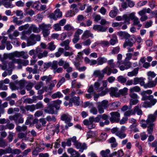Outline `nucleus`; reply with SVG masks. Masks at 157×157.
I'll list each match as a JSON object with an SVG mask.
<instances>
[{
    "mask_svg": "<svg viewBox=\"0 0 157 157\" xmlns=\"http://www.w3.org/2000/svg\"><path fill=\"white\" fill-rule=\"evenodd\" d=\"M101 117L100 114L98 115L95 117L93 116L90 117L88 120H84L83 121V123L84 125L87 126V127L89 129L93 128L95 127V125L93 122H99L101 119Z\"/></svg>",
    "mask_w": 157,
    "mask_h": 157,
    "instance_id": "obj_1",
    "label": "nucleus"
},
{
    "mask_svg": "<svg viewBox=\"0 0 157 157\" xmlns=\"http://www.w3.org/2000/svg\"><path fill=\"white\" fill-rule=\"evenodd\" d=\"M141 100L145 101L141 103V105L142 107L146 108H151L157 102V99L154 98L152 95H148V97H145Z\"/></svg>",
    "mask_w": 157,
    "mask_h": 157,
    "instance_id": "obj_2",
    "label": "nucleus"
},
{
    "mask_svg": "<svg viewBox=\"0 0 157 157\" xmlns=\"http://www.w3.org/2000/svg\"><path fill=\"white\" fill-rule=\"evenodd\" d=\"M72 142L74 145L78 149H79V151L80 152H82L84 150L87 148V146L86 144H82L78 142L76 140V137L75 136H73L72 138Z\"/></svg>",
    "mask_w": 157,
    "mask_h": 157,
    "instance_id": "obj_3",
    "label": "nucleus"
},
{
    "mask_svg": "<svg viewBox=\"0 0 157 157\" xmlns=\"http://www.w3.org/2000/svg\"><path fill=\"white\" fill-rule=\"evenodd\" d=\"M39 27L42 30V33L44 37H47L50 33V30L51 27L50 25H46L42 23L39 25Z\"/></svg>",
    "mask_w": 157,
    "mask_h": 157,
    "instance_id": "obj_4",
    "label": "nucleus"
},
{
    "mask_svg": "<svg viewBox=\"0 0 157 157\" xmlns=\"http://www.w3.org/2000/svg\"><path fill=\"white\" fill-rule=\"evenodd\" d=\"M109 101L106 100H104L101 102H99L97 103V108L99 113H104V109H106L108 106Z\"/></svg>",
    "mask_w": 157,
    "mask_h": 157,
    "instance_id": "obj_5",
    "label": "nucleus"
},
{
    "mask_svg": "<svg viewBox=\"0 0 157 157\" xmlns=\"http://www.w3.org/2000/svg\"><path fill=\"white\" fill-rule=\"evenodd\" d=\"M112 68H114L109 67L107 66L102 70L101 71L104 74H106L108 75H110L112 73L115 74L118 72V71L117 69L114 68L112 69Z\"/></svg>",
    "mask_w": 157,
    "mask_h": 157,
    "instance_id": "obj_6",
    "label": "nucleus"
},
{
    "mask_svg": "<svg viewBox=\"0 0 157 157\" xmlns=\"http://www.w3.org/2000/svg\"><path fill=\"white\" fill-rule=\"evenodd\" d=\"M131 20L133 21L132 25H136L137 26V29H140V28L142 26V25L140 24L139 19L138 17H136L135 16V13L134 14H131L130 15Z\"/></svg>",
    "mask_w": 157,
    "mask_h": 157,
    "instance_id": "obj_7",
    "label": "nucleus"
},
{
    "mask_svg": "<svg viewBox=\"0 0 157 157\" xmlns=\"http://www.w3.org/2000/svg\"><path fill=\"white\" fill-rule=\"evenodd\" d=\"M111 117L110 118V120L111 122H118L119 121V117L120 116V113L118 112H113L110 113Z\"/></svg>",
    "mask_w": 157,
    "mask_h": 157,
    "instance_id": "obj_8",
    "label": "nucleus"
},
{
    "mask_svg": "<svg viewBox=\"0 0 157 157\" xmlns=\"http://www.w3.org/2000/svg\"><path fill=\"white\" fill-rule=\"evenodd\" d=\"M157 114V110H156L153 114H151L148 116L147 119L146 121V123L147 124H154L153 123L156 119Z\"/></svg>",
    "mask_w": 157,
    "mask_h": 157,
    "instance_id": "obj_9",
    "label": "nucleus"
},
{
    "mask_svg": "<svg viewBox=\"0 0 157 157\" xmlns=\"http://www.w3.org/2000/svg\"><path fill=\"white\" fill-rule=\"evenodd\" d=\"M36 52H37V54L36 57L39 59H41L43 57H46L48 55V52L46 50H44L42 53V50L40 48H36Z\"/></svg>",
    "mask_w": 157,
    "mask_h": 157,
    "instance_id": "obj_10",
    "label": "nucleus"
},
{
    "mask_svg": "<svg viewBox=\"0 0 157 157\" xmlns=\"http://www.w3.org/2000/svg\"><path fill=\"white\" fill-rule=\"evenodd\" d=\"M62 13L60 11V9H57L54 12V13H52L49 15L50 17L55 20H56L58 17H62Z\"/></svg>",
    "mask_w": 157,
    "mask_h": 157,
    "instance_id": "obj_11",
    "label": "nucleus"
},
{
    "mask_svg": "<svg viewBox=\"0 0 157 157\" xmlns=\"http://www.w3.org/2000/svg\"><path fill=\"white\" fill-rule=\"evenodd\" d=\"M107 27L101 25H95L93 27V29L98 32H104L106 31Z\"/></svg>",
    "mask_w": 157,
    "mask_h": 157,
    "instance_id": "obj_12",
    "label": "nucleus"
},
{
    "mask_svg": "<svg viewBox=\"0 0 157 157\" xmlns=\"http://www.w3.org/2000/svg\"><path fill=\"white\" fill-rule=\"evenodd\" d=\"M60 119L62 121H64L66 123H67L68 122H70L72 120V117L68 113H66L61 115Z\"/></svg>",
    "mask_w": 157,
    "mask_h": 157,
    "instance_id": "obj_13",
    "label": "nucleus"
},
{
    "mask_svg": "<svg viewBox=\"0 0 157 157\" xmlns=\"http://www.w3.org/2000/svg\"><path fill=\"white\" fill-rule=\"evenodd\" d=\"M90 37L93 38L94 37L93 34L90 33V31L86 30L84 32L83 34L82 39V40H85Z\"/></svg>",
    "mask_w": 157,
    "mask_h": 157,
    "instance_id": "obj_14",
    "label": "nucleus"
},
{
    "mask_svg": "<svg viewBox=\"0 0 157 157\" xmlns=\"http://www.w3.org/2000/svg\"><path fill=\"white\" fill-rule=\"evenodd\" d=\"M68 153L70 154L72 157H79L80 154L72 148H68L67 150Z\"/></svg>",
    "mask_w": 157,
    "mask_h": 157,
    "instance_id": "obj_15",
    "label": "nucleus"
},
{
    "mask_svg": "<svg viewBox=\"0 0 157 157\" xmlns=\"http://www.w3.org/2000/svg\"><path fill=\"white\" fill-rule=\"evenodd\" d=\"M117 37L115 34H113L111 36V38L109 40V45L112 46L115 45L118 43Z\"/></svg>",
    "mask_w": 157,
    "mask_h": 157,
    "instance_id": "obj_16",
    "label": "nucleus"
},
{
    "mask_svg": "<svg viewBox=\"0 0 157 157\" xmlns=\"http://www.w3.org/2000/svg\"><path fill=\"white\" fill-rule=\"evenodd\" d=\"M108 143L111 144V148H115L118 145V143L115 137H112L108 139L107 140Z\"/></svg>",
    "mask_w": 157,
    "mask_h": 157,
    "instance_id": "obj_17",
    "label": "nucleus"
},
{
    "mask_svg": "<svg viewBox=\"0 0 157 157\" xmlns=\"http://www.w3.org/2000/svg\"><path fill=\"white\" fill-rule=\"evenodd\" d=\"M36 41L33 37V35L31 34L27 39V46H32L36 44Z\"/></svg>",
    "mask_w": 157,
    "mask_h": 157,
    "instance_id": "obj_18",
    "label": "nucleus"
},
{
    "mask_svg": "<svg viewBox=\"0 0 157 157\" xmlns=\"http://www.w3.org/2000/svg\"><path fill=\"white\" fill-rule=\"evenodd\" d=\"M80 98L79 97L74 96L70 99V102L71 104V105H72V103H74L75 105H78L80 103Z\"/></svg>",
    "mask_w": 157,
    "mask_h": 157,
    "instance_id": "obj_19",
    "label": "nucleus"
},
{
    "mask_svg": "<svg viewBox=\"0 0 157 157\" xmlns=\"http://www.w3.org/2000/svg\"><path fill=\"white\" fill-rule=\"evenodd\" d=\"M21 116V114L20 113H17L13 116H10L9 117V119L11 121H14L15 123L17 124L18 120L19 117Z\"/></svg>",
    "mask_w": 157,
    "mask_h": 157,
    "instance_id": "obj_20",
    "label": "nucleus"
},
{
    "mask_svg": "<svg viewBox=\"0 0 157 157\" xmlns=\"http://www.w3.org/2000/svg\"><path fill=\"white\" fill-rule=\"evenodd\" d=\"M117 34L119 36L126 39H128L130 37V35L124 32H119L117 33Z\"/></svg>",
    "mask_w": 157,
    "mask_h": 157,
    "instance_id": "obj_21",
    "label": "nucleus"
},
{
    "mask_svg": "<svg viewBox=\"0 0 157 157\" xmlns=\"http://www.w3.org/2000/svg\"><path fill=\"white\" fill-rule=\"evenodd\" d=\"M110 152L109 149H107L105 150H102L100 152V154L102 157H112V153L108 155Z\"/></svg>",
    "mask_w": 157,
    "mask_h": 157,
    "instance_id": "obj_22",
    "label": "nucleus"
},
{
    "mask_svg": "<svg viewBox=\"0 0 157 157\" xmlns=\"http://www.w3.org/2000/svg\"><path fill=\"white\" fill-rule=\"evenodd\" d=\"M139 69V67L135 68L132 71L128 73V76L130 77L136 76L138 73Z\"/></svg>",
    "mask_w": 157,
    "mask_h": 157,
    "instance_id": "obj_23",
    "label": "nucleus"
},
{
    "mask_svg": "<svg viewBox=\"0 0 157 157\" xmlns=\"http://www.w3.org/2000/svg\"><path fill=\"white\" fill-rule=\"evenodd\" d=\"M141 106H142L141 104L140 106L138 105L134 107L133 110L134 115L136 113L137 114L139 115H141L142 114L143 112L140 109Z\"/></svg>",
    "mask_w": 157,
    "mask_h": 157,
    "instance_id": "obj_24",
    "label": "nucleus"
},
{
    "mask_svg": "<svg viewBox=\"0 0 157 157\" xmlns=\"http://www.w3.org/2000/svg\"><path fill=\"white\" fill-rule=\"evenodd\" d=\"M70 41L69 40H67L62 42L60 44V45L62 47H64L65 49L66 50H70V47L69 45Z\"/></svg>",
    "mask_w": 157,
    "mask_h": 157,
    "instance_id": "obj_25",
    "label": "nucleus"
},
{
    "mask_svg": "<svg viewBox=\"0 0 157 157\" xmlns=\"http://www.w3.org/2000/svg\"><path fill=\"white\" fill-rule=\"evenodd\" d=\"M120 51V48L119 46H118L116 47H113L111 49V51L109 53V55H111L117 54Z\"/></svg>",
    "mask_w": 157,
    "mask_h": 157,
    "instance_id": "obj_26",
    "label": "nucleus"
},
{
    "mask_svg": "<svg viewBox=\"0 0 157 157\" xmlns=\"http://www.w3.org/2000/svg\"><path fill=\"white\" fill-rule=\"evenodd\" d=\"M97 64L98 65H101L107 62V59L105 57H100L97 59Z\"/></svg>",
    "mask_w": 157,
    "mask_h": 157,
    "instance_id": "obj_27",
    "label": "nucleus"
},
{
    "mask_svg": "<svg viewBox=\"0 0 157 157\" xmlns=\"http://www.w3.org/2000/svg\"><path fill=\"white\" fill-rule=\"evenodd\" d=\"M52 104L51 103L48 105V108L45 110V112L49 114H53L55 113V111Z\"/></svg>",
    "mask_w": 157,
    "mask_h": 157,
    "instance_id": "obj_28",
    "label": "nucleus"
},
{
    "mask_svg": "<svg viewBox=\"0 0 157 157\" xmlns=\"http://www.w3.org/2000/svg\"><path fill=\"white\" fill-rule=\"evenodd\" d=\"M134 13H132L128 15L127 14H124L123 16V20H124V22L128 24H130V21L131 18L130 17V15L132 14H134Z\"/></svg>",
    "mask_w": 157,
    "mask_h": 157,
    "instance_id": "obj_29",
    "label": "nucleus"
},
{
    "mask_svg": "<svg viewBox=\"0 0 157 157\" xmlns=\"http://www.w3.org/2000/svg\"><path fill=\"white\" fill-rule=\"evenodd\" d=\"M151 10L150 9L148 8L147 9H146V8H144L142 10L138 12V14L140 16H142L144 15H145V14L146 13H150L151 12Z\"/></svg>",
    "mask_w": 157,
    "mask_h": 157,
    "instance_id": "obj_30",
    "label": "nucleus"
},
{
    "mask_svg": "<svg viewBox=\"0 0 157 157\" xmlns=\"http://www.w3.org/2000/svg\"><path fill=\"white\" fill-rule=\"evenodd\" d=\"M131 40H132V39H128L127 40H126L123 44V47L124 48H126L127 46L131 47L133 46L134 43V41H131Z\"/></svg>",
    "mask_w": 157,
    "mask_h": 157,
    "instance_id": "obj_31",
    "label": "nucleus"
},
{
    "mask_svg": "<svg viewBox=\"0 0 157 157\" xmlns=\"http://www.w3.org/2000/svg\"><path fill=\"white\" fill-rule=\"evenodd\" d=\"M51 63H44L41 67H40V70L41 71H45L51 66Z\"/></svg>",
    "mask_w": 157,
    "mask_h": 157,
    "instance_id": "obj_32",
    "label": "nucleus"
},
{
    "mask_svg": "<svg viewBox=\"0 0 157 157\" xmlns=\"http://www.w3.org/2000/svg\"><path fill=\"white\" fill-rule=\"evenodd\" d=\"M124 152L123 151L120 149L117 151H115L112 153V157L114 156H116L117 157H121L124 155Z\"/></svg>",
    "mask_w": 157,
    "mask_h": 157,
    "instance_id": "obj_33",
    "label": "nucleus"
},
{
    "mask_svg": "<svg viewBox=\"0 0 157 157\" xmlns=\"http://www.w3.org/2000/svg\"><path fill=\"white\" fill-rule=\"evenodd\" d=\"M141 90L140 87L138 86H135L134 87H131L129 90L130 93H133L134 92H139Z\"/></svg>",
    "mask_w": 157,
    "mask_h": 157,
    "instance_id": "obj_34",
    "label": "nucleus"
},
{
    "mask_svg": "<svg viewBox=\"0 0 157 157\" xmlns=\"http://www.w3.org/2000/svg\"><path fill=\"white\" fill-rule=\"evenodd\" d=\"M156 85V83L154 81L152 80H148V82L147 83V85H145V87L148 88H151L155 86Z\"/></svg>",
    "mask_w": 157,
    "mask_h": 157,
    "instance_id": "obj_35",
    "label": "nucleus"
},
{
    "mask_svg": "<svg viewBox=\"0 0 157 157\" xmlns=\"http://www.w3.org/2000/svg\"><path fill=\"white\" fill-rule=\"evenodd\" d=\"M56 45L54 44V42L51 41L48 44L47 49L51 51H52L56 49Z\"/></svg>",
    "mask_w": 157,
    "mask_h": 157,
    "instance_id": "obj_36",
    "label": "nucleus"
},
{
    "mask_svg": "<svg viewBox=\"0 0 157 157\" xmlns=\"http://www.w3.org/2000/svg\"><path fill=\"white\" fill-rule=\"evenodd\" d=\"M152 93V91L151 90H148L146 91H143L141 93V95L142 96L141 100L144 99V97H148V96L146 94H151Z\"/></svg>",
    "mask_w": 157,
    "mask_h": 157,
    "instance_id": "obj_37",
    "label": "nucleus"
},
{
    "mask_svg": "<svg viewBox=\"0 0 157 157\" xmlns=\"http://www.w3.org/2000/svg\"><path fill=\"white\" fill-rule=\"evenodd\" d=\"M117 90V88H111L110 89V95L111 96H114L116 97H118L119 96V94H117L116 92Z\"/></svg>",
    "mask_w": 157,
    "mask_h": 157,
    "instance_id": "obj_38",
    "label": "nucleus"
},
{
    "mask_svg": "<svg viewBox=\"0 0 157 157\" xmlns=\"http://www.w3.org/2000/svg\"><path fill=\"white\" fill-rule=\"evenodd\" d=\"M103 73H101V71L100 70H95L94 71L93 75L95 77H99L101 78H103L104 77Z\"/></svg>",
    "mask_w": 157,
    "mask_h": 157,
    "instance_id": "obj_39",
    "label": "nucleus"
},
{
    "mask_svg": "<svg viewBox=\"0 0 157 157\" xmlns=\"http://www.w3.org/2000/svg\"><path fill=\"white\" fill-rule=\"evenodd\" d=\"M147 75L148 80H151L155 77L156 74L154 71H149L147 72Z\"/></svg>",
    "mask_w": 157,
    "mask_h": 157,
    "instance_id": "obj_40",
    "label": "nucleus"
},
{
    "mask_svg": "<svg viewBox=\"0 0 157 157\" xmlns=\"http://www.w3.org/2000/svg\"><path fill=\"white\" fill-rule=\"evenodd\" d=\"M29 29L33 32L35 33H38L40 32V29L37 27L35 25L32 24L29 27Z\"/></svg>",
    "mask_w": 157,
    "mask_h": 157,
    "instance_id": "obj_41",
    "label": "nucleus"
},
{
    "mask_svg": "<svg viewBox=\"0 0 157 157\" xmlns=\"http://www.w3.org/2000/svg\"><path fill=\"white\" fill-rule=\"evenodd\" d=\"M116 135L121 139H124L126 136V135L124 132L120 130H119L118 132H117Z\"/></svg>",
    "mask_w": 157,
    "mask_h": 157,
    "instance_id": "obj_42",
    "label": "nucleus"
},
{
    "mask_svg": "<svg viewBox=\"0 0 157 157\" xmlns=\"http://www.w3.org/2000/svg\"><path fill=\"white\" fill-rule=\"evenodd\" d=\"M22 51L21 52H15L10 55V57L11 58H13L15 57H19L21 56V55H22Z\"/></svg>",
    "mask_w": 157,
    "mask_h": 157,
    "instance_id": "obj_43",
    "label": "nucleus"
},
{
    "mask_svg": "<svg viewBox=\"0 0 157 157\" xmlns=\"http://www.w3.org/2000/svg\"><path fill=\"white\" fill-rule=\"evenodd\" d=\"M128 91V89L126 87H124L122 89L120 90L119 91L118 94L119 96L120 95H125L127 94Z\"/></svg>",
    "mask_w": 157,
    "mask_h": 157,
    "instance_id": "obj_44",
    "label": "nucleus"
},
{
    "mask_svg": "<svg viewBox=\"0 0 157 157\" xmlns=\"http://www.w3.org/2000/svg\"><path fill=\"white\" fill-rule=\"evenodd\" d=\"M117 79L119 82L122 84L125 83L127 81L126 78L122 75L119 76L117 77Z\"/></svg>",
    "mask_w": 157,
    "mask_h": 157,
    "instance_id": "obj_45",
    "label": "nucleus"
},
{
    "mask_svg": "<svg viewBox=\"0 0 157 157\" xmlns=\"http://www.w3.org/2000/svg\"><path fill=\"white\" fill-rule=\"evenodd\" d=\"M13 62L17 63L18 64L17 67L18 69H20L22 68L23 65L22 60L21 59H13Z\"/></svg>",
    "mask_w": 157,
    "mask_h": 157,
    "instance_id": "obj_46",
    "label": "nucleus"
},
{
    "mask_svg": "<svg viewBox=\"0 0 157 157\" xmlns=\"http://www.w3.org/2000/svg\"><path fill=\"white\" fill-rule=\"evenodd\" d=\"M63 96V94L59 92H57L56 93L53 94L52 95V97L53 99L62 98Z\"/></svg>",
    "mask_w": 157,
    "mask_h": 157,
    "instance_id": "obj_47",
    "label": "nucleus"
},
{
    "mask_svg": "<svg viewBox=\"0 0 157 157\" xmlns=\"http://www.w3.org/2000/svg\"><path fill=\"white\" fill-rule=\"evenodd\" d=\"M64 51V49L62 48H59L57 52H56L55 53V56L56 57H60Z\"/></svg>",
    "mask_w": 157,
    "mask_h": 157,
    "instance_id": "obj_48",
    "label": "nucleus"
},
{
    "mask_svg": "<svg viewBox=\"0 0 157 157\" xmlns=\"http://www.w3.org/2000/svg\"><path fill=\"white\" fill-rule=\"evenodd\" d=\"M100 83L98 82H95L94 84L95 90L96 92H99L101 90V88H100Z\"/></svg>",
    "mask_w": 157,
    "mask_h": 157,
    "instance_id": "obj_49",
    "label": "nucleus"
},
{
    "mask_svg": "<svg viewBox=\"0 0 157 157\" xmlns=\"http://www.w3.org/2000/svg\"><path fill=\"white\" fill-rule=\"evenodd\" d=\"M13 22L16 24L17 25H20L24 23V21L23 20H18V18L16 17H13Z\"/></svg>",
    "mask_w": 157,
    "mask_h": 157,
    "instance_id": "obj_50",
    "label": "nucleus"
},
{
    "mask_svg": "<svg viewBox=\"0 0 157 157\" xmlns=\"http://www.w3.org/2000/svg\"><path fill=\"white\" fill-rule=\"evenodd\" d=\"M27 128V126L25 125H23L22 127L18 126L16 128V130L19 132L21 131H25L26 130Z\"/></svg>",
    "mask_w": 157,
    "mask_h": 157,
    "instance_id": "obj_51",
    "label": "nucleus"
},
{
    "mask_svg": "<svg viewBox=\"0 0 157 157\" xmlns=\"http://www.w3.org/2000/svg\"><path fill=\"white\" fill-rule=\"evenodd\" d=\"M147 131L149 135H151L153 132V126L154 124H148Z\"/></svg>",
    "mask_w": 157,
    "mask_h": 157,
    "instance_id": "obj_52",
    "label": "nucleus"
},
{
    "mask_svg": "<svg viewBox=\"0 0 157 157\" xmlns=\"http://www.w3.org/2000/svg\"><path fill=\"white\" fill-rule=\"evenodd\" d=\"M26 109L27 111H30L31 112H33L35 109V105H27L26 106Z\"/></svg>",
    "mask_w": 157,
    "mask_h": 157,
    "instance_id": "obj_53",
    "label": "nucleus"
},
{
    "mask_svg": "<svg viewBox=\"0 0 157 157\" xmlns=\"http://www.w3.org/2000/svg\"><path fill=\"white\" fill-rule=\"evenodd\" d=\"M108 64L109 65V67L111 68H115L116 67V65L114 62V60L113 59H111L109 60H107V62Z\"/></svg>",
    "mask_w": 157,
    "mask_h": 157,
    "instance_id": "obj_54",
    "label": "nucleus"
},
{
    "mask_svg": "<svg viewBox=\"0 0 157 157\" xmlns=\"http://www.w3.org/2000/svg\"><path fill=\"white\" fill-rule=\"evenodd\" d=\"M122 58V56L121 54H118L117 56V62L116 65L118 67H119L120 64H121V59Z\"/></svg>",
    "mask_w": 157,
    "mask_h": 157,
    "instance_id": "obj_55",
    "label": "nucleus"
},
{
    "mask_svg": "<svg viewBox=\"0 0 157 157\" xmlns=\"http://www.w3.org/2000/svg\"><path fill=\"white\" fill-rule=\"evenodd\" d=\"M7 145V144L6 143L4 140L2 138L0 137V147H5Z\"/></svg>",
    "mask_w": 157,
    "mask_h": 157,
    "instance_id": "obj_56",
    "label": "nucleus"
},
{
    "mask_svg": "<svg viewBox=\"0 0 157 157\" xmlns=\"http://www.w3.org/2000/svg\"><path fill=\"white\" fill-rule=\"evenodd\" d=\"M137 125L132 124L130 126V128L131 131H133L135 132H138L139 131V129L136 127Z\"/></svg>",
    "mask_w": 157,
    "mask_h": 157,
    "instance_id": "obj_57",
    "label": "nucleus"
},
{
    "mask_svg": "<svg viewBox=\"0 0 157 157\" xmlns=\"http://www.w3.org/2000/svg\"><path fill=\"white\" fill-rule=\"evenodd\" d=\"M14 127V125L13 124L8 123L4 126V129H13Z\"/></svg>",
    "mask_w": 157,
    "mask_h": 157,
    "instance_id": "obj_58",
    "label": "nucleus"
},
{
    "mask_svg": "<svg viewBox=\"0 0 157 157\" xmlns=\"http://www.w3.org/2000/svg\"><path fill=\"white\" fill-rule=\"evenodd\" d=\"M8 106V103L7 102H5L1 105L0 106V111L2 113H4V110L3 109L6 107Z\"/></svg>",
    "mask_w": 157,
    "mask_h": 157,
    "instance_id": "obj_59",
    "label": "nucleus"
},
{
    "mask_svg": "<svg viewBox=\"0 0 157 157\" xmlns=\"http://www.w3.org/2000/svg\"><path fill=\"white\" fill-rule=\"evenodd\" d=\"M19 35V32L17 30L15 31L13 34H9V37L11 39L13 38V36L17 37Z\"/></svg>",
    "mask_w": 157,
    "mask_h": 157,
    "instance_id": "obj_60",
    "label": "nucleus"
},
{
    "mask_svg": "<svg viewBox=\"0 0 157 157\" xmlns=\"http://www.w3.org/2000/svg\"><path fill=\"white\" fill-rule=\"evenodd\" d=\"M100 44L102 47H108L109 46V42L107 41H100Z\"/></svg>",
    "mask_w": 157,
    "mask_h": 157,
    "instance_id": "obj_61",
    "label": "nucleus"
},
{
    "mask_svg": "<svg viewBox=\"0 0 157 157\" xmlns=\"http://www.w3.org/2000/svg\"><path fill=\"white\" fill-rule=\"evenodd\" d=\"M134 113L133 110H128L126 111L124 114V116L126 117H129L131 115H134Z\"/></svg>",
    "mask_w": 157,
    "mask_h": 157,
    "instance_id": "obj_62",
    "label": "nucleus"
},
{
    "mask_svg": "<svg viewBox=\"0 0 157 157\" xmlns=\"http://www.w3.org/2000/svg\"><path fill=\"white\" fill-rule=\"evenodd\" d=\"M40 2L38 1L34 2L33 3L32 6V8L36 9V10H39V5Z\"/></svg>",
    "mask_w": 157,
    "mask_h": 157,
    "instance_id": "obj_63",
    "label": "nucleus"
},
{
    "mask_svg": "<svg viewBox=\"0 0 157 157\" xmlns=\"http://www.w3.org/2000/svg\"><path fill=\"white\" fill-rule=\"evenodd\" d=\"M46 120L48 121H53L55 122L56 119L54 116H52L51 117L50 116H48L46 118Z\"/></svg>",
    "mask_w": 157,
    "mask_h": 157,
    "instance_id": "obj_64",
    "label": "nucleus"
}]
</instances>
